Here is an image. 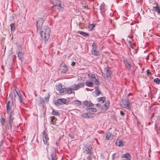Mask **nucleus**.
Listing matches in <instances>:
<instances>
[{"mask_svg":"<svg viewBox=\"0 0 160 160\" xmlns=\"http://www.w3.org/2000/svg\"><path fill=\"white\" fill-rule=\"evenodd\" d=\"M53 5L52 7L53 8H56L59 10H62V8L61 5V1L59 0H53L52 1Z\"/></svg>","mask_w":160,"mask_h":160,"instance_id":"1","label":"nucleus"},{"mask_svg":"<svg viewBox=\"0 0 160 160\" xmlns=\"http://www.w3.org/2000/svg\"><path fill=\"white\" fill-rule=\"evenodd\" d=\"M120 106L122 108H125L130 110L131 107L128 99H122L120 103Z\"/></svg>","mask_w":160,"mask_h":160,"instance_id":"2","label":"nucleus"},{"mask_svg":"<svg viewBox=\"0 0 160 160\" xmlns=\"http://www.w3.org/2000/svg\"><path fill=\"white\" fill-rule=\"evenodd\" d=\"M39 31H40L39 32L46 33L47 37H48V35H50V29L48 26L43 27Z\"/></svg>","mask_w":160,"mask_h":160,"instance_id":"3","label":"nucleus"},{"mask_svg":"<svg viewBox=\"0 0 160 160\" xmlns=\"http://www.w3.org/2000/svg\"><path fill=\"white\" fill-rule=\"evenodd\" d=\"M67 100L65 98H59L55 102L54 104L56 106H58L59 105H62V104H66Z\"/></svg>","mask_w":160,"mask_h":160,"instance_id":"4","label":"nucleus"},{"mask_svg":"<svg viewBox=\"0 0 160 160\" xmlns=\"http://www.w3.org/2000/svg\"><path fill=\"white\" fill-rule=\"evenodd\" d=\"M92 148L90 147L87 145L84 146L83 148V151L84 152L86 153V154H88L89 155H91L92 152H91Z\"/></svg>","mask_w":160,"mask_h":160,"instance_id":"5","label":"nucleus"},{"mask_svg":"<svg viewBox=\"0 0 160 160\" xmlns=\"http://www.w3.org/2000/svg\"><path fill=\"white\" fill-rule=\"evenodd\" d=\"M43 22L44 20L42 18H40L38 20L37 22V26L38 31L41 28H42V26Z\"/></svg>","mask_w":160,"mask_h":160,"instance_id":"6","label":"nucleus"},{"mask_svg":"<svg viewBox=\"0 0 160 160\" xmlns=\"http://www.w3.org/2000/svg\"><path fill=\"white\" fill-rule=\"evenodd\" d=\"M15 119V117L13 112H12L10 115L9 118V123L10 124V129L12 130V125L13 124V121Z\"/></svg>","mask_w":160,"mask_h":160,"instance_id":"7","label":"nucleus"},{"mask_svg":"<svg viewBox=\"0 0 160 160\" xmlns=\"http://www.w3.org/2000/svg\"><path fill=\"white\" fill-rule=\"evenodd\" d=\"M84 86V83L82 82L78 83L77 85L74 84L72 86V89L73 90H77L80 88H83Z\"/></svg>","mask_w":160,"mask_h":160,"instance_id":"8","label":"nucleus"},{"mask_svg":"<svg viewBox=\"0 0 160 160\" xmlns=\"http://www.w3.org/2000/svg\"><path fill=\"white\" fill-rule=\"evenodd\" d=\"M110 102L109 101H106L105 104L101 107V110L103 111L107 110L109 106Z\"/></svg>","mask_w":160,"mask_h":160,"instance_id":"9","label":"nucleus"},{"mask_svg":"<svg viewBox=\"0 0 160 160\" xmlns=\"http://www.w3.org/2000/svg\"><path fill=\"white\" fill-rule=\"evenodd\" d=\"M42 135L43 136L42 140L44 143L47 145H48L49 144L48 142L49 138L46 137V136L45 134V131L42 132Z\"/></svg>","mask_w":160,"mask_h":160,"instance_id":"10","label":"nucleus"},{"mask_svg":"<svg viewBox=\"0 0 160 160\" xmlns=\"http://www.w3.org/2000/svg\"><path fill=\"white\" fill-rule=\"evenodd\" d=\"M39 33L42 39L45 41H47L49 38L50 35H48V37H47L46 33L41 32H39Z\"/></svg>","mask_w":160,"mask_h":160,"instance_id":"11","label":"nucleus"},{"mask_svg":"<svg viewBox=\"0 0 160 160\" xmlns=\"http://www.w3.org/2000/svg\"><path fill=\"white\" fill-rule=\"evenodd\" d=\"M105 71L106 72L105 73H104V74H105V76H104V78H106L109 77L111 74V71L110 70L109 67H107L105 68Z\"/></svg>","mask_w":160,"mask_h":160,"instance_id":"12","label":"nucleus"},{"mask_svg":"<svg viewBox=\"0 0 160 160\" xmlns=\"http://www.w3.org/2000/svg\"><path fill=\"white\" fill-rule=\"evenodd\" d=\"M122 158L123 159V160H131V156L129 153L122 155Z\"/></svg>","mask_w":160,"mask_h":160,"instance_id":"13","label":"nucleus"},{"mask_svg":"<svg viewBox=\"0 0 160 160\" xmlns=\"http://www.w3.org/2000/svg\"><path fill=\"white\" fill-rule=\"evenodd\" d=\"M92 54L95 56L99 55V53L98 51L96 50V47L95 46H94L93 45H92Z\"/></svg>","mask_w":160,"mask_h":160,"instance_id":"14","label":"nucleus"},{"mask_svg":"<svg viewBox=\"0 0 160 160\" xmlns=\"http://www.w3.org/2000/svg\"><path fill=\"white\" fill-rule=\"evenodd\" d=\"M60 69L62 72L64 73L66 72L68 70V67L65 64L63 65H61Z\"/></svg>","mask_w":160,"mask_h":160,"instance_id":"15","label":"nucleus"},{"mask_svg":"<svg viewBox=\"0 0 160 160\" xmlns=\"http://www.w3.org/2000/svg\"><path fill=\"white\" fill-rule=\"evenodd\" d=\"M50 156L51 160H57V159L56 150H54V151L52 153Z\"/></svg>","mask_w":160,"mask_h":160,"instance_id":"16","label":"nucleus"},{"mask_svg":"<svg viewBox=\"0 0 160 160\" xmlns=\"http://www.w3.org/2000/svg\"><path fill=\"white\" fill-rule=\"evenodd\" d=\"M83 104L88 107H92L93 105V104L91 101L87 100L83 102Z\"/></svg>","mask_w":160,"mask_h":160,"instance_id":"17","label":"nucleus"},{"mask_svg":"<svg viewBox=\"0 0 160 160\" xmlns=\"http://www.w3.org/2000/svg\"><path fill=\"white\" fill-rule=\"evenodd\" d=\"M10 104V101H8L6 105L7 112V113H9L10 111L11 110Z\"/></svg>","mask_w":160,"mask_h":160,"instance_id":"18","label":"nucleus"},{"mask_svg":"<svg viewBox=\"0 0 160 160\" xmlns=\"http://www.w3.org/2000/svg\"><path fill=\"white\" fill-rule=\"evenodd\" d=\"M116 144L118 146L120 147L123 146V142L121 140H117L116 142Z\"/></svg>","mask_w":160,"mask_h":160,"instance_id":"19","label":"nucleus"},{"mask_svg":"<svg viewBox=\"0 0 160 160\" xmlns=\"http://www.w3.org/2000/svg\"><path fill=\"white\" fill-rule=\"evenodd\" d=\"M18 56L19 59L22 61L24 57V53L23 52H19L18 53Z\"/></svg>","mask_w":160,"mask_h":160,"instance_id":"20","label":"nucleus"},{"mask_svg":"<svg viewBox=\"0 0 160 160\" xmlns=\"http://www.w3.org/2000/svg\"><path fill=\"white\" fill-rule=\"evenodd\" d=\"M124 61L126 67L127 68H130L132 67V65L130 63L128 60L126 59L124 60Z\"/></svg>","mask_w":160,"mask_h":160,"instance_id":"21","label":"nucleus"},{"mask_svg":"<svg viewBox=\"0 0 160 160\" xmlns=\"http://www.w3.org/2000/svg\"><path fill=\"white\" fill-rule=\"evenodd\" d=\"M103 7L101 6H99L98 4V2H96L95 4V6H94V8L96 9L97 10L100 9L102 10Z\"/></svg>","mask_w":160,"mask_h":160,"instance_id":"22","label":"nucleus"},{"mask_svg":"<svg viewBox=\"0 0 160 160\" xmlns=\"http://www.w3.org/2000/svg\"><path fill=\"white\" fill-rule=\"evenodd\" d=\"M15 90L16 91V92L17 93V95L18 96L20 101L21 102V103H22L23 102V99L22 98V94H21L20 92L18 91V92L16 90V89H15Z\"/></svg>","mask_w":160,"mask_h":160,"instance_id":"23","label":"nucleus"},{"mask_svg":"<svg viewBox=\"0 0 160 160\" xmlns=\"http://www.w3.org/2000/svg\"><path fill=\"white\" fill-rule=\"evenodd\" d=\"M88 76L89 78L92 81H93V80H95L96 78L95 75L92 73H89L88 74Z\"/></svg>","mask_w":160,"mask_h":160,"instance_id":"24","label":"nucleus"},{"mask_svg":"<svg viewBox=\"0 0 160 160\" xmlns=\"http://www.w3.org/2000/svg\"><path fill=\"white\" fill-rule=\"evenodd\" d=\"M86 110L88 111H89L92 112H97V110L95 108H86Z\"/></svg>","mask_w":160,"mask_h":160,"instance_id":"25","label":"nucleus"},{"mask_svg":"<svg viewBox=\"0 0 160 160\" xmlns=\"http://www.w3.org/2000/svg\"><path fill=\"white\" fill-rule=\"evenodd\" d=\"M77 33L84 37H88L89 36L88 33L84 32L83 31H79L77 32Z\"/></svg>","mask_w":160,"mask_h":160,"instance_id":"26","label":"nucleus"},{"mask_svg":"<svg viewBox=\"0 0 160 160\" xmlns=\"http://www.w3.org/2000/svg\"><path fill=\"white\" fill-rule=\"evenodd\" d=\"M112 134L111 132H108L106 136V138L107 140H109L111 139L112 138V137L111 136Z\"/></svg>","mask_w":160,"mask_h":160,"instance_id":"27","label":"nucleus"},{"mask_svg":"<svg viewBox=\"0 0 160 160\" xmlns=\"http://www.w3.org/2000/svg\"><path fill=\"white\" fill-rule=\"evenodd\" d=\"M153 9L155 11L157 12L158 14H160V8L158 6L153 7Z\"/></svg>","mask_w":160,"mask_h":160,"instance_id":"28","label":"nucleus"},{"mask_svg":"<svg viewBox=\"0 0 160 160\" xmlns=\"http://www.w3.org/2000/svg\"><path fill=\"white\" fill-rule=\"evenodd\" d=\"M51 121L52 122V124L54 125L56 124V121L57 120L56 118L54 116H53L52 117H51Z\"/></svg>","mask_w":160,"mask_h":160,"instance_id":"29","label":"nucleus"},{"mask_svg":"<svg viewBox=\"0 0 160 160\" xmlns=\"http://www.w3.org/2000/svg\"><path fill=\"white\" fill-rule=\"evenodd\" d=\"M72 88H66V92L68 94H71L73 92H73L72 91Z\"/></svg>","mask_w":160,"mask_h":160,"instance_id":"30","label":"nucleus"},{"mask_svg":"<svg viewBox=\"0 0 160 160\" xmlns=\"http://www.w3.org/2000/svg\"><path fill=\"white\" fill-rule=\"evenodd\" d=\"M86 83V85L88 87H92L93 86V83L91 81H87Z\"/></svg>","mask_w":160,"mask_h":160,"instance_id":"31","label":"nucleus"},{"mask_svg":"<svg viewBox=\"0 0 160 160\" xmlns=\"http://www.w3.org/2000/svg\"><path fill=\"white\" fill-rule=\"evenodd\" d=\"M98 100L99 102H101V103H103L105 101V99L103 97H101L98 98Z\"/></svg>","mask_w":160,"mask_h":160,"instance_id":"32","label":"nucleus"},{"mask_svg":"<svg viewBox=\"0 0 160 160\" xmlns=\"http://www.w3.org/2000/svg\"><path fill=\"white\" fill-rule=\"evenodd\" d=\"M52 114L58 116H60V113L59 112L55 111L54 109L52 110Z\"/></svg>","mask_w":160,"mask_h":160,"instance_id":"33","label":"nucleus"},{"mask_svg":"<svg viewBox=\"0 0 160 160\" xmlns=\"http://www.w3.org/2000/svg\"><path fill=\"white\" fill-rule=\"evenodd\" d=\"M62 88V85L61 83L58 85L56 88L57 90L59 91Z\"/></svg>","mask_w":160,"mask_h":160,"instance_id":"34","label":"nucleus"},{"mask_svg":"<svg viewBox=\"0 0 160 160\" xmlns=\"http://www.w3.org/2000/svg\"><path fill=\"white\" fill-rule=\"evenodd\" d=\"M94 92L96 96L99 95L101 93L100 91L98 90H95Z\"/></svg>","mask_w":160,"mask_h":160,"instance_id":"35","label":"nucleus"},{"mask_svg":"<svg viewBox=\"0 0 160 160\" xmlns=\"http://www.w3.org/2000/svg\"><path fill=\"white\" fill-rule=\"evenodd\" d=\"M82 116L85 118H89L91 117L88 116V113H83L82 115Z\"/></svg>","mask_w":160,"mask_h":160,"instance_id":"36","label":"nucleus"},{"mask_svg":"<svg viewBox=\"0 0 160 160\" xmlns=\"http://www.w3.org/2000/svg\"><path fill=\"white\" fill-rule=\"evenodd\" d=\"M10 27H11V30L12 31H14L15 30V28L14 24L13 23H12L10 24Z\"/></svg>","mask_w":160,"mask_h":160,"instance_id":"37","label":"nucleus"},{"mask_svg":"<svg viewBox=\"0 0 160 160\" xmlns=\"http://www.w3.org/2000/svg\"><path fill=\"white\" fill-rule=\"evenodd\" d=\"M154 82H155L157 84H159L160 83V80L158 78H157L154 79Z\"/></svg>","mask_w":160,"mask_h":160,"instance_id":"38","label":"nucleus"},{"mask_svg":"<svg viewBox=\"0 0 160 160\" xmlns=\"http://www.w3.org/2000/svg\"><path fill=\"white\" fill-rule=\"evenodd\" d=\"M75 104L78 106H80L82 104L81 102L79 100H76L75 101Z\"/></svg>","mask_w":160,"mask_h":160,"instance_id":"39","label":"nucleus"},{"mask_svg":"<svg viewBox=\"0 0 160 160\" xmlns=\"http://www.w3.org/2000/svg\"><path fill=\"white\" fill-rule=\"evenodd\" d=\"M47 94V96L45 98V100L46 102H48L49 101V98L50 97V94L49 93H48Z\"/></svg>","mask_w":160,"mask_h":160,"instance_id":"40","label":"nucleus"},{"mask_svg":"<svg viewBox=\"0 0 160 160\" xmlns=\"http://www.w3.org/2000/svg\"><path fill=\"white\" fill-rule=\"evenodd\" d=\"M66 91V88H61L59 91L60 93H62L65 92Z\"/></svg>","mask_w":160,"mask_h":160,"instance_id":"41","label":"nucleus"},{"mask_svg":"<svg viewBox=\"0 0 160 160\" xmlns=\"http://www.w3.org/2000/svg\"><path fill=\"white\" fill-rule=\"evenodd\" d=\"M1 122L2 125H3L5 122V119L3 118H1L0 120Z\"/></svg>","mask_w":160,"mask_h":160,"instance_id":"42","label":"nucleus"},{"mask_svg":"<svg viewBox=\"0 0 160 160\" xmlns=\"http://www.w3.org/2000/svg\"><path fill=\"white\" fill-rule=\"evenodd\" d=\"M93 82H95L96 84H97V85H98L99 84V81L97 80V79H96V78L95 79V80H93Z\"/></svg>","mask_w":160,"mask_h":160,"instance_id":"43","label":"nucleus"},{"mask_svg":"<svg viewBox=\"0 0 160 160\" xmlns=\"http://www.w3.org/2000/svg\"><path fill=\"white\" fill-rule=\"evenodd\" d=\"M87 159L88 160H92V158L91 157V155H89V156L87 157Z\"/></svg>","mask_w":160,"mask_h":160,"instance_id":"44","label":"nucleus"},{"mask_svg":"<svg viewBox=\"0 0 160 160\" xmlns=\"http://www.w3.org/2000/svg\"><path fill=\"white\" fill-rule=\"evenodd\" d=\"M69 137H70L71 139H74V136H73L72 135L69 134Z\"/></svg>","mask_w":160,"mask_h":160,"instance_id":"45","label":"nucleus"},{"mask_svg":"<svg viewBox=\"0 0 160 160\" xmlns=\"http://www.w3.org/2000/svg\"><path fill=\"white\" fill-rule=\"evenodd\" d=\"M147 74H148V75H150V74H151V72H150V71H149V70H147Z\"/></svg>","mask_w":160,"mask_h":160,"instance_id":"46","label":"nucleus"},{"mask_svg":"<svg viewBox=\"0 0 160 160\" xmlns=\"http://www.w3.org/2000/svg\"><path fill=\"white\" fill-rule=\"evenodd\" d=\"M120 113L121 115L122 116H123L125 114L122 111H121L120 112Z\"/></svg>","mask_w":160,"mask_h":160,"instance_id":"47","label":"nucleus"},{"mask_svg":"<svg viewBox=\"0 0 160 160\" xmlns=\"http://www.w3.org/2000/svg\"><path fill=\"white\" fill-rule=\"evenodd\" d=\"M75 64L76 63L75 62H73L71 64V65L72 66H74L75 65Z\"/></svg>","mask_w":160,"mask_h":160,"instance_id":"48","label":"nucleus"},{"mask_svg":"<svg viewBox=\"0 0 160 160\" xmlns=\"http://www.w3.org/2000/svg\"><path fill=\"white\" fill-rule=\"evenodd\" d=\"M89 26H92V29L95 27V25H94V24H91V25H90Z\"/></svg>","mask_w":160,"mask_h":160,"instance_id":"49","label":"nucleus"},{"mask_svg":"<svg viewBox=\"0 0 160 160\" xmlns=\"http://www.w3.org/2000/svg\"><path fill=\"white\" fill-rule=\"evenodd\" d=\"M100 105H101L99 103H98L96 104V106L98 108H99Z\"/></svg>","mask_w":160,"mask_h":160,"instance_id":"50","label":"nucleus"},{"mask_svg":"<svg viewBox=\"0 0 160 160\" xmlns=\"http://www.w3.org/2000/svg\"><path fill=\"white\" fill-rule=\"evenodd\" d=\"M157 125H156V124H155V129H156V131L157 130Z\"/></svg>","mask_w":160,"mask_h":160,"instance_id":"51","label":"nucleus"},{"mask_svg":"<svg viewBox=\"0 0 160 160\" xmlns=\"http://www.w3.org/2000/svg\"><path fill=\"white\" fill-rule=\"evenodd\" d=\"M131 47H132V48H133L132 47V46H131Z\"/></svg>","mask_w":160,"mask_h":160,"instance_id":"52","label":"nucleus"}]
</instances>
